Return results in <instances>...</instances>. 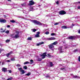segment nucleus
<instances>
[{
  "instance_id": "17",
  "label": "nucleus",
  "mask_w": 80,
  "mask_h": 80,
  "mask_svg": "<svg viewBox=\"0 0 80 80\" xmlns=\"http://www.w3.org/2000/svg\"><path fill=\"white\" fill-rule=\"evenodd\" d=\"M18 68V70H19V71H20V72H21L23 70V69H22V68Z\"/></svg>"
},
{
  "instance_id": "26",
  "label": "nucleus",
  "mask_w": 80,
  "mask_h": 80,
  "mask_svg": "<svg viewBox=\"0 0 80 80\" xmlns=\"http://www.w3.org/2000/svg\"><path fill=\"white\" fill-rule=\"evenodd\" d=\"M30 11H32V10H33V7H30Z\"/></svg>"
},
{
  "instance_id": "59",
  "label": "nucleus",
  "mask_w": 80,
  "mask_h": 80,
  "mask_svg": "<svg viewBox=\"0 0 80 80\" xmlns=\"http://www.w3.org/2000/svg\"><path fill=\"white\" fill-rule=\"evenodd\" d=\"M78 3H80V2H78Z\"/></svg>"
},
{
  "instance_id": "28",
  "label": "nucleus",
  "mask_w": 80,
  "mask_h": 80,
  "mask_svg": "<svg viewBox=\"0 0 80 80\" xmlns=\"http://www.w3.org/2000/svg\"><path fill=\"white\" fill-rule=\"evenodd\" d=\"M23 68L25 69V70L27 69V66H24Z\"/></svg>"
},
{
  "instance_id": "9",
  "label": "nucleus",
  "mask_w": 80,
  "mask_h": 80,
  "mask_svg": "<svg viewBox=\"0 0 80 80\" xmlns=\"http://www.w3.org/2000/svg\"><path fill=\"white\" fill-rule=\"evenodd\" d=\"M2 71L4 72H7V69L6 68H2Z\"/></svg>"
},
{
  "instance_id": "34",
  "label": "nucleus",
  "mask_w": 80,
  "mask_h": 80,
  "mask_svg": "<svg viewBox=\"0 0 80 80\" xmlns=\"http://www.w3.org/2000/svg\"><path fill=\"white\" fill-rule=\"evenodd\" d=\"M28 40H32V38H31V37L28 38Z\"/></svg>"
},
{
  "instance_id": "18",
  "label": "nucleus",
  "mask_w": 80,
  "mask_h": 80,
  "mask_svg": "<svg viewBox=\"0 0 80 80\" xmlns=\"http://www.w3.org/2000/svg\"><path fill=\"white\" fill-rule=\"evenodd\" d=\"M35 37L37 38L38 37H40V35L38 34H36L35 36Z\"/></svg>"
},
{
  "instance_id": "57",
  "label": "nucleus",
  "mask_w": 80,
  "mask_h": 80,
  "mask_svg": "<svg viewBox=\"0 0 80 80\" xmlns=\"http://www.w3.org/2000/svg\"><path fill=\"white\" fill-rule=\"evenodd\" d=\"M8 1H9V2H11V0H8Z\"/></svg>"
},
{
  "instance_id": "12",
  "label": "nucleus",
  "mask_w": 80,
  "mask_h": 80,
  "mask_svg": "<svg viewBox=\"0 0 80 80\" xmlns=\"http://www.w3.org/2000/svg\"><path fill=\"white\" fill-rule=\"evenodd\" d=\"M58 43V42L56 41L52 43V45H57V44Z\"/></svg>"
},
{
  "instance_id": "56",
  "label": "nucleus",
  "mask_w": 80,
  "mask_h": 80,
  "mask_svg": "<svg viewBox=\"0 0 80 80\" xmlns=\"http://www.w3.org/2000/svg\"><path fill=\"white\" fill-rule=\"evenodd\" d=\"M74 25H74V24H72V27H73V26H74Z\"/></svg>"
},
{
  "instance_id": "50",
  "label": "nucleus",
  "mask_w": 80,
  "mask_h": 80,
  "mask_svg": "<svg viewBox=\"0 0 80 80\" xmlns=\"http://www.w3.org/2000/svg\"><path fill=\"white\" fill-rule=\"evenodd\" d=\"M56 3H57V4H58L59 3V2H58V1H57V2H56Z\"/></svg>"
},
{
  "instance_id": "2",
  "label": "nucleus",
  "mask_w": 80,
  "mask_h": 80,
  "mask_svg": "<svg viewBox=\"0 0 80 80\" xmlns=\"http://www.w3.org/2000/svg\"><path fill=\"white\" fill-rule=\"evenodd\" d=\"M32 22L33 23L37 24V25H42V23L37 20H32Z\"/></svg>"
},
{
  "instance_id": "52",
  "label": "nucleus",
  "mask_w": 80,
  "mask_h": 80,
  "mask_svg": "<svg viewBox=\"0 0 80 80\" xmlns=\"http://www.w3.org/2000/svg\"><path fill=\"white\" fill-rule=\"evenodd\" d=\"M78 32L79 33H80V29L78 30Z\"/></svg>"
},
{
  "instance_id": "43",
  "label": "nucleus",
  "mask_w": 80,
  "mask_h": 80,
  "mask_svg": "<svg viewBox=\"0 0 80 80\" xmlns=\"http://www.w3.org/2000/svg\"><path fill=\"white\" fill-rule=\"evenodd\" d=\"M77 49H75L74 50V52H77Z\"/></svg>"
},
{
  "instance_id": "16",
  "label": "nucleus",
  "mask_w": 80,
  "mask_h": 80,
  "mask_svg": "<svg viewBox=\"0 0 80 80\" xmlns=\"http://www.w3.org/2000/svg\"><path fill=\"white\" fill-rule=\"evenodd\" d=\"M68 38H69V39H73L74 38V37L73 36H70Z\"/></svg>"
},
{
  "instance_id": "64",
  "label": "nucleus",
  "mask_w": 80,
  "mask_h": 80,
  "mask_svg": "<svg viewBox=\"0 0 80 80\" xmlns=\"http://www.w3.org/2000/svg\"><path fill=\"white\" fill-rule=\"evenodd\" d=\"M1 47H2V45H1Z\"/></svg>"
},
{
  "instance_id": "7",
  "label": "nucleus",
  "mask_w": 80,
  "mask_h": 80,
  "mask_svg": "<svg viewBox=\"0 0 80 80\" xmlns=\"http://www.w3.org/2000/svg\"><path fill=\"white\" fill-rule=\"evenodd\" d=\"M47 40H55V38L54 37H51L47 38Z\"/></svg>"
},
{
  "instance_id": "46",
  "label": "nucleus",
  "mask_w": 80,
  "mask_h": 80,
  "mask_svg": "<svg viewBox=\"0 0 80 80\" xmlns=\"http://www.w3.org/2000/svg\"><path fill=\"white\" fill-rule=\"evenodd\" d=\"M46 77H48V78H49V77H50V75H47L46 76Z\"/></svg>"
},
{
  "instance_id": "58",
  "label": "nucleus",
  "mask_w": 80,
  "mask_h": 80,
  "mask_svg": "<svg viewBox=\"0 0 80 80\" xmlns=\"http://www.w3.org/2000/svg\"><path fill=\"white\" fill-rule=\"evenodd\" d=\"M1 30H3V28H2L1 29Z\"/></svg>"
},
{
  "instance_id": "48",
  "label": "nucleus",
  "mask_w": 80,
  "mask_h": 80,
  "mask_svg": "<svg viewBox=\"0 0 80 80\" xmlns=\"http://www.w3.org/2000/svg\"><path fill=\"white\" fill-rule=\"evenodd\" d=\"M12 53H13V52H11L9 53L10 55V54H12Z\"/></svg>"
},
{
  "instance_id": "27",
  "label": "nucleus",
  "mask_w": 80,
  "mask_h": 80,
  "mask_svg": "<svg viewBox=\"0 0 80 80\" xmlns=\"http://www.w3.org/2000/svg\"><path fill=\"white\" fill-rule=\"evenodd\" d=\"M73 78H79V77L77 76H73Z\"/></svg>"
},
{
  "instance_id": "47",
  "label": "nucleus",
  "mask_w": 80,
  "mask_h": 80,
  "mask_svg": "<svg viewBox=\"0 0 80 80\" xmlns=\"http://www.w3.org/2000/svg\"><path fill=\"white\" fill-rule=\"evenodd\" d=\"M40 45V43L37 44V46H39V45Z\"/></svg>"
},
{
  "instance_id": "4",
  "label": "nucleus",
  "mask_w": 80,
  "mask_h": 80,
  "mask_svg": "<svg viewBox=\"0 0 80 80\" xmlns=\"http://www.w3.org/2000/svg\"><path fill=\"white\" fill-rule=\"evenodd\" d=\"M29 3L28 4V5H33L35 3V2H33V0L29 1Z\"/></svg>"
},
{
  "instance_id": "55",
  "label": "nucleus",
  "mask_w": 80,
  "mask_h": 80,
  "mask_svg": "<svg viewBox=\"0 0 80 80\" xmlns=\"http://www.w3.org/2000/svg\"><path fill=\"white\" fill-rule=\"evenodd\" d=\"M1 51H2V49H0V53H1Z\"/></svg>"
},
{
  "instance_id": "15",
  "label": "nucleus",
  "mask_w": 80,
  "mask_h": 80,
  "mask_svg": "<svg viewBox=\"0 0 80 80\" xmlns=\"http://www.w3.org/2000/svg\"><path fill=\"white\" fill-rule=\"evenodd\" d=\"M53 45L52 44H50L49 46V48H53Z\"/></svg>"
},
{
  "instance_id": "1",
  "label": "nucleus",
  "mask_w": 80,
  "mask_h": 80,
  "mask_svg": "<svg viewBox=\"0 0 80 80\" xmlns=\"http://www.w3.org/2000/svg\"><path fill=\"white\" fill-rule=\"evenodd\" d=\"M58 50L59 53H65L66 52L65 49H63L62 47H59L58 48Z\"/></svg>"
},
{
  "instance_id": "21",
  "label": "nucleus",
  "mask_w": 80,
  "mask_h": 80,
  "mask_svg": "<svg viewBox=\"0 0 80 80\" xmlns=\"http://www.w3.org/2000/svg\"><path fill=\"white\" fill-rule=\"evenodd\" d=\"M28 63H30L28 61H27L24 62V65H26V64H28Z\"/></svg>"
},
{
  "instance_id": "33",
  "label": "nucleus",
  "mask_w": 80,
  "mask_h": 80,
  "mask_svg": "<svg viewBox=\"0 0 80 80\" xmlns=\"http://www.w3.org/2000/svg\"><path fill=\"white\" fill-rule=\"evenodd\" d=\"M22 6H26V3H24L23 4H22Z\"/></svg>"
},
{
  "instance_id": "5",
  "label": "nucleus",
  "mask_w": 80,
  "mask_h": 80,
  "mask_svg": "<svg viewBox=\"0 0 80 80\" xmlns=\"http://www.w3.org/2000/svg\"><path fill=\"white\" fill-rule=\"evenodd\" d=\"M59 13L60 15H64V14H66V12L64 11H61L59 12Z\"/></svg>"
},
{
  "instance_id": "39",
  "label": "nucleus",
  "mask_w": 80,
  "mask_h": 80,
  "mask_svg": "<svg viewBox=\"0 0 80 80\" xmlns=\"http://www.w3.org/2000/svg\"><path fill=\"white\" fill-rule=\"evenodd\" d=\"M60 69L61 70H65V68H61Z\"/></svg>"
},
{
  "instance_id": "63",
  "label": "nucleus",
  "mask_w": 80,
  "mask_h": 80,
  "mask_svg": "<svg viewBox=\"0 0 80 80\" xmlns=\"http://www.w3.org/2000/svg\"><path fill=\"white\" fill-rule=\"evenodd\" d=\"M38 6H39V7H40V5H38Z\"/></svg>"
},
{
  "instance_id": "36",
  "label": "nucleus",
  "mask_w": 80,
  "mask_h": 80,
  "mask_svg": "<svg viewBox=\"0 0 80 80\" xmlns=\"http://www.w3.org/2000/svg\"><path fill=\"white\" fill-rule=\"evenodd\" d=\"M40 45H42V44H43L44 43V42H42L39 43Z\"/></svg>"
},
{
  "instance_id": "60",
  "label": "nucleus",
  "mask_w": 80,
  "mask_h": 80,
  "mask_svg": "<svg viewBox=\"0 0 80 80\" xmlns=\"http://www.w3.org/2000/svg\"><path fill=\"white\" fill-rule=\"evenodd\" d=\"M3 32H5V30L3 31Z\"/></svg>"
},
{
  "instance_id": "38",
  "label": "nucleus",
  "mask_w": 80,
  "mask_h": 80,
  "mask_svg": "<svg viewBox=\"0 0 80 80\" xmlns=\"http://www.w3.org/2000/svg\"><path fill=\"white\" fill-rule=\"evenodd\" d=\"M79 62H80V56H79L78 58Z\"/></svg>"
},
{
  "instance_id": "3",
  "label": "nucleus",
  "mask_w": 80,
  "mask_h": 80,
  "mask_svg": "<svg viewBox=\"0 0 80 80\" xmlns=\"http://www.w3.org/2000/svg\"><path fill=\"white\" fill-rule=\"evenodd\" d=\"M14 35V34H12L11 35V37L12 38H18L19 37V34H16L15 36H13Z\"/></svg>"
},
{
  "instance_id": "40",
  "label": "nucleus",
  "mask_w": 80,
  "mask_h": 80,
  "mask_svg": "<svg viewBox=\"0 0 80 80\" xmlns=\"http://www.w3.org/2000/svg\"><path fill=\"white\" fill-rule=\"evenodd\" d=\"M5 33H9V31H8V30H7Z\"/></svg>"
},
{
  "instance_id": "8",
  "label": "nucleus",
  "mask_w": 80,
  "mask_h": 80,
  "mask_svg": "<svg viewBox=\"0 0 80 80\" xmlns=\"http://www.w3.org/2000/svg\"><path fill=\"white\" fill-rule=\"evenodd\" d=\"M6 20L5 19H0V22L2 23H5L6 22Z\"/></svg>"
},
{
  "instance_id": "44",
  "label": "nucleus",
  "mask_w": 80,
  "mask_h": 80,
  "mask_svg": "<svg viewBox=\"0 0 80 80\" xmlns=\"http://www.w3.org/2000/svg\"><path fill=\"white\" fill-rule=\"evenodd\" d=\"M40 32H37V34H38V35H39L40 34Z\"/></svg>"
},
{
  "instance_id": "22",
  "label": "nucleus",
  "mask_w": 80,
  "mask_h": 80,
  "mask_svg": "<svg viewBox=\"0 0 80 80\" xmlns=\"http://www.w3.org/2000/svg\"><path fill=\"white\" fill-rule=\"evenodd\" d=\"M10 22L11 23H15V21H14V20H10Z\"/></svg>"
},
{
  "instance_id": "20",
  "label": "nucleus",
  "mask_w": 80,
  "mask_h": 80,
  "mask_svg": "<svg viewBox=\"0 0 80 80\" xmlns=\"http://www.w3.org/2000/svg\"><path fill=\"white\" fill-rule=\"evenodd\" d=\"M21 72H22V74H24L25 73V72L23 70H22Z\"/></svg>"
},
{
  "instance_id": "11",
  "label": "nucleus",
  "mask_w": 80,
  "mask_h": 80,
  "mask_svg": "<svg viewBox=\"0 0 80 80\" xmlns=\"http://www.w3.org/2000/svg\"><path fill=\"white\" fill-rule=\"evenodd\" d=\"M61 28L63 29H67V27L66 26H62Z\"/></svg>"
},
{
  "instance_id": "35",
  "label": "nucleus",
  "mask_w": 80,
  "mask_h": 80,
  "mask_svg": "<svg viewBox=\"0 0 80 80\" xmlns=\"http://www.w3.org/2000/svg\"><path fill=\"white\" fill-rule=\"evenodd\" d=\"M10 55V54L9 53H8L7 55H6V56L7 57H8V56Z\"/></svg>"
},
{
  "instance_id": "14",
  "label": "nucleus",
  "mask_w": 80,
  "mask_h": 80,
  "mask_svg": "<svg viewBox=\"0 0 80 80\" xmlns=\"http://www.w3.org/2000/svg\"><path fill=\"white\" fill-rule=\"evenodd\" d=\"M30 75H31V72H28L27 74H26L25 75L26 76H30Z\"/></svg>"
},
{
  "instance_id": "51",
  "label": "nucleus",
  "mask_w": 80,
  "mask_h": 80,
  "mask_svg": "<svg viewBox=\"0 0 80 80\" xmlns=\"http://www.w3.org/2000/svg\"><path fill=\"white\" fill-rule=\"evenodd\" d=\"M6 62H10V60H8L7 61H6Z\"/></svg>"
},
{
  "instance_id": "32",
  "label": "nucleus",
  "mask_w": 80,
  "mask_h": 80,
  "mask_svg": "<svg viewBox=\"0 0 80 80\" xmlns=\"http://www.w3.org/2000/svg\"><path fill=\"white\" fill-rule=\"evenodd\" d=\"M11 61H15V58H12L11 59Z\"/></svg>"
},
{
  "instance_id": "30",
  "label": "nucleus",
  "mask_w": 80,
  "mask_h": 80,
  "mask_svg": "<svg viewBox=\"0 0 80 80\" xmlns=\"http://www.w3.org/2000/svg\"><path fill=\"white\" fill-rule=\"evenodd\" d=\"M12 79H13V78L11 77L10 78H9L7 79V80H12Z\"/></svg>"
},
{
  "instance_id": "29",
  "label": "nucleus",
  "mask_w": 80,
  "mask_h": 80,
  "mask_svg": "<svg viewBox=\"0 0 80 80\" xmlns=\"http://www.w3.org/2000/svg\"><path fill=\"white\" fill-rule=\"evenodd\" d=\"M10 40H6V43H9V42H10Z\"/></svg>"
},
{
  "instance_id": "25",
  "label": "nucleus",
  "mask_w": 80,
  "mask_h": 80,
  "mask_svg": "<svg viewBox=\"0 0 80 80\" xmlns=\"http://www.w3.org/2000/svg\"><path fill=\"white\" fill-rule=\"evenodd\" d=\"M16 67H21V65L19 64H18L16 65Z\"/></svg>"
},
{
  "instance_id": "42",
  "label": "nucleus",
  "mask_w": 80,
  "mask_h": 80,
  "mask_svg": "<svg viewBox=\"0 0 80 80\" xmlns=\"http://www.w3.org/2000/svg\"><path fill=\"white\" fill-rule=\"evenodd\" d=\"M7 28H9V27H10V26L8 25V26H7Z\"/></svg>"
},
{
  "instance_id": "37",
  "label": "nucleus",
  "mask_w": 80,
  "mask_h": 80,
  "mask_svg": "<svg viewBox=\"0 0 80 80\" xmlns=\"http://www.w3.org/2000/svg\"><path fill=\"white\" fill-rule=\"evenodd\" d=\"M58 22H57L54 24V25H58Z\"/></svg>"
},
{
  "instance_id": "49",
  "label": "nucleus",
  "mask_w": 80,
  "mask_h": 80,
  "mask_svg": "<svg viewBox=\"0 0 80 80\" xmlns=\"http://www.w3.org/2000/svg\"><path fill=\"white\" fill-rule=\"evenodd\" d=\"M78 9H80V6H78Z\"/></svg>"
},
{
  "instance_id": "41",
  "label": "nucleus",
  "mask_w": 80,
  "mask_h": 80,
  "mask_svg": "<svg viewBox=\"0 0 80 80\" xmlns=\"http://www.w3.org/2000/svg\"><path fill=\"white\" fill-rule=\"evenodd\" d=\"M16 34H19V32H18V31H16Z\"/></svg>"
},
{
  "instance_id": "54",
  "label": "nucleus",
  "mask_w": 80,
  "mask_h": 80,
  "mask_svg": "<svg viewBox=\"0 0 80 80\" xmlns=\"http://www.w3.org/2000/svg\"><path fill=\"white\" fill-rule=\"evenodd\" d=\"M47 55H48V56L49 57H50V54H48Z\"/></svg>"
},
{
  "instance_id": "24",
  "label": "nucleus",
  "mask_w": 80,
  "mask_h": 80,
  "mask_svg": "<svg viewBox=\"0 0 80 80\" xmlns=\"http://www.w3.org/2000/svg\"><path fill=\"white\" fill-rule=\"evenodd\" d=\"M45 34H46V35H48L49 34V32H44Z\"/></svg>"
},
{
  "instance_id": "45",
  "label": "nucleus",
  "mask_w": 80,
  "mask_h": 80,
  "mask_svg": "<svg viewBox=\"0 0 80 80\" xmlns=\"http://www.w3.org/2000/svg\"><path fill=\"white\" fill-rule=\"evenodd\" d=\"M8 72H9V73H12V71H11V70H8Z\"/></svg>"
},
{
  "instance_id": "6",
  "label": "nucleus",
  "mask_w": 80,
  "mask_h": 80,
  "mask_svg": "<svg viewBox=\"0 0 80 80\" xmlns=\"http://www.w3.org/2000/svg\"><path fill=\"white\" fill-rule=\"evenodd\" d=\"M46 56V53H43L42 55H41V56L42 57L41 58L42 59H43L45 58V56Z\"/></svg>"
},
{
  "instance_id": "10",
  "label": "nucleus",
  "mask_w": 80,
  "mask_h": 80,
  "mask_svg": "<svg viewBox=\"0 0 80 80\" xmlns=\"http://www.w3.org/2000/svg\"><path fill=\"white\" fill-rule=\"evenodd\" d=\"M49 64L51 67H53V66L54 65V64H53V63H52V62H50Z\"/></svg>"
},
{
  "instance_id": "31",
  "label": "nucleus",
  "mask_w": 80,
  "mask_h": 80,
  "mask_svg": "<svg viewBox=\"0 0 80 80\" xmlns=\"http://www.w3.org/2000/svg\"><path fill=\"white\" fill-rule=\"evenodd\" d=\"M56 35V34H55V33H52L51 34V35L52 36H54V35Z\"/></svg>"
},
{
  "instance_id": "53",
  "label": "nucleus",
  "mask_w": 80,
  "mask_h": 80,
  "mask_svg": "<svg viewBox=\"0 0 80 80\" xmlns=\"http://www.w3.org/2000/svg\"><path fill=\"white\" fill-rule=\"evenodd\" d=\"M70 28H73V26H70Z\"/></svg>"
},
{
  "instance_id": "23",
  "label": "nucleus",
  "mask_w": 80,
  "mask_h": 80,
  "mask_svg": "<svg viewBox=\"0 0 80 80\" xmlns=\"http://www.w3.org/2000/svg\"><path fill=\"white\" fill-rule=\"evenodd\" d=\"M42 59L40 58H38L37 59V61H42Z\"/></svg>"
},
{
  "instance_id": "13",
  "label": "nucleus",
  "mask_w": 80,
  "mask_h": 80,
  "mask_svg": "<svg viewBox=\"0 0 80 80\" xmlns=\"http://www.w3.org/2000/svg\"><path fill=\"white\" fill-rule=\"evenodd\" d=\"M31 31H32V32H35L37 31V29H31Z\"/></svg>"
},
{
  "instance_id": "62",
  "label": "nucleus",
  "mask_w": 80,
  "mask_h": 80,
  "mask_svg": "<svg viewBox=\"0 0 80 80\" xmlns=\"http://www.w3.org/2000/svg\"><path fill=\"white\" fill-rule=\"evenodd\" d=\"M3 62H2V65H3Z\"/></svg>"
},
{
  "instance_id": "19",
  "label": "nucleus",
  "mask_w": 80,
  "mask_h": 80,
  "mask_svg": "<svg viewBox=\"0 0 80 80\" xmlns=\"http://www.w3.org/2000/svg\"><path fill=\"white\" fill-rule=\"evenodd\" d=\"M31 62L29 63L30 64H32L33 63V61L32 59H31L30 61Z\"/></svg>"
},
{
  "instance_id": "61",
  "label": "nucleus",
  "mask_w": 80,
  "mask_h": 80,
  "mask_svg": "<svg viewBox=\"0 0 80 80\" xmlns=\"http://www.w3.org/2000/svg\"><path fill=\"white\" fill-rule=\"evenodd\" d=\"M4 17H6V16L4 15Z\"/></svg>"
}]
</instances>
